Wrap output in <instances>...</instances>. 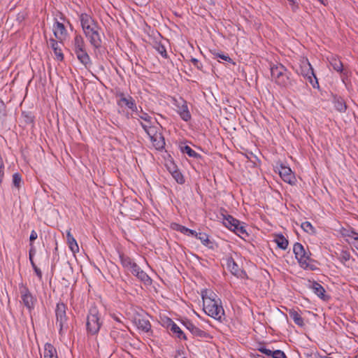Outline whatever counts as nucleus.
<instances>
[{"label": "nucleus", "mask_w": 358, "mask_h": 358, "mask_svg": "<svg viewBox=\"0 0 358 358\" xmlns=\"http://www.w3.org/2000/svg\"><path fill=\"white\" fill-rule=\"evenodd\" d=\"M132 117L142 120L140 124L148 134L152 146L156 150H162L165 146V140L162 134V127L152 125V117L141 108L140 110L136 108L133 111Z\"/></svg>", "instance_id": "1"}, {"label": "nucleus", "mask_w": 358, "mask_h": 358, "mask_svg": "<svg viewBox=\"0 0 358 358\" xmlns=\"http://www.w3.org/2000/svg\"><path fill=\"white\" fill-rule=\"evenodd\" d=\"M216 294L210 293V296L202 294L203 310L210 317L221 321L224 315V310L220 299H215Z\"/></svg>", "instance_id": "2"}, {"label": "nucleus", "mask_w": 358, "mask_h": 358, "mask_svg": "<svg viewBox=\"0 0 358 358\" xmlns=\"http://www.w3.org/2000/svg\"><path fill=\"white\" fill-rule=\"evenodd\" d=\"M271 79L278 85L287 87L292 85L290 72L281 64H273L270 66Z\"/></svg>", "instance_id": "3"}, {"label": "nucleus", "mask_w": 358, "mask_h": 358, "mask_svg": "<svg viewBox=\"0 0 358 358\" xmlns=\"http://www.w3.org/2000/svg\"><path fill=\"white\" fill-rule=\"evenodd\" d=\"M72 48L78 61L86 68L92 65V60L86 50V44L80 34L75 36L72 41Z\"/></svg>", "instance_id": "4"}, {"label": "nucleus", "mask_w": 358, "mask_h": 358, "mask_svg": "<svg viewBox=\"0 0 358 358\" xmlns=\"http://www.w3.org/2000/svg\"><path fill=\"white\" fill-rule=\"evenodd\" d=\"M296 72L307 78L313 88H317L319 87L317 79L307 58L302 57L300 59L299 67L296 69Z\"/></svg>", "instance_id": "5"}, {"label": "nucleus", "mask_w": 358, "mask_h": 358, "mask_svg": "<svg viewBox=\"0 0 358 358\" xmlns=\"http://www.w3.org/2000/svg\"><path fill=\"white\" fill-rule=\"evenodd\" d=\"M223 216V224L227 228L234 232L242 238H245L249 236L244 223H241L239 220L234 218L231 215H228Z\"/></svg>", "instance_id": "6"}, {"label": "nucleus", "mask_w": 358, "mask_h": 358, "mask_svg": "<svg viewBox=\"0 0 358 358\" xmlns=\"http://www.w3.org/2000/svg\"><path fill=\"white\" fill-rule=\"evenodd\" d=\"M56 324L59 325V334L66 332L69 328L68 317L66 316V306L63 303H58L55 309Z\"/></svg>", "instance_id": "7"}, {"label": "nucleus", "mask_w": 358, "mask_h": 358, "mask_svg": "<svg viewBox=\"0 0 358 358\" xmlns=\"http://www.w3.org/2000/svg\"><path fill=\"white\" fill-rule=\"evenodd\" d=\"M92 29H88L84 34L94 50L99 49L102 45V35L101 28L99 25H96Z\"/></svg>", "instance_id": "8"}, {"label": "nucleus", "mask_w": 358, "mask_h": 358, "mask_svg": "<svg viewBox=\"0 0 358 358\" xmlns=\"http://www.w3.org/2000/svg\"><path fill=\"white\" fill-rule=\"evenodd\" d=\"M101 326L99 312L96 308H91L87 318V329L94 335L99 332Z\"/></svg>", "instance_id": "9"}, {"label": "nucleus", "mask_w": 358, "mask_h": 358, "mask_svg": "<svg viewBox=\"0 0 358 358\" xmlns=\"http://www.w3.org/2000/svg\"><path fill=\"white\" fill-rule=\"evenodd\" d=\"M19 289L22 302L24 306L31 311L34 308L36 298L31 293L28 287L22 283L20 285Z\"/></svg>", "instance_id": "10"}, {"label": "nucleus", "mask_w": 358, "mask_h": 358, "mask_svg": "<svg viewBox=\"0 0 358 358\" xmlns=\"http://www.w3.org/2000/svg\"><path fill=\"white\" fill-rule=\"evenodd\" d=\"M293 251L300 266L303 268H307L309 266V261L310 259L303 246L299 243H296L294 245Z\"/></svg>", "instance_id": "11"}, {"label": "nucleus", "mask_w": 358, "mask_h": 358, "mask_svg": "<svg viewBox=\"0 0 358 358\" xmlns=\"http://www.w3.org/2000/svg\"><path fill=\"white\" fill-rule=\"evenodd\" d=\"M38 238V234L35 230H32L31 231V234L29 236V245H30V250L29 252V261L31 262V264L36 274V275L38 277L39 279L42 278V272L40 268H38L36 264H34V259L33 257L36 254V249L34 246L33 242Z\"/></svg>", "instance_id": "12"}, {"label": "nucleus", "mask_w": 358, "mask_h": 358, "mask_svg": "<svg viewBox=\"0 0 358 358\" xmlns=\"http://www.w3.org/2000/svg\"><path fill=\"white\" fill-rule=\"evenodd\" d=\"M78 17L83 33L88 29H92V27L98 25L97 22L87 13H82L79 14Z\"/></svg>", "instance_id": "13"}, {"label": "nucleus", "mask_w": 358, "mask_h": 358, "mask_svg": "<svg viewBox=\"0 0 358 358\" xmlns=\"http://www.w3.org/2000/svg\"><path fill=\"white\" fill-rule=\"evenodd\" d=\"M52 31L55 38L59 42H62L66 38L68 35L67 30L62 22L56 20L53 24Z\"/></svg>", "instance_id": "14"}, {"label": "nucleus", "mask_w": 358, "mask_h": 358, "mask_svg": "<svg viewBox=\"0 0 358 358\" xmlns=\"http://www.w3.org/2000/svg\"><path fill=\"white\" fill-rule=\"evenodd\" d=\"M117 96L119 97V100L117 101L118 106L121 107L125 106L131 109L132 112L136 110V104L135 100L131 96L128 95L126 96L124 93L120 92L117 94Z\"/></svg>", "instance_id": "15"}, {"label": "nucleus", "mask_w": 358, "mask_h": 358, "mask_svg": "<svg viewBox=\"0 0 358 358\" xmlns=\"http://www.w3.org/2000/svg\"><path fill=\"white\" fill-rule=\"evenodd\" d=\"M177 112L179 114L181 119L185 122L189 121L191 119V114L188 109L187 102L181 99L177 105Z\"/></svg>", "instance_id": "16"}, {"label": "nucleus", "mask_w": 358, "mask_h": 358, "mask_svg": "<svg viewBox=\"0 0 358 358\" xmlns=\"http://www.w3.org/2000/svg\"><path fill=\"white\" fill-rule=\"evenodd\" d=\"M48 45L53 50L56 59L58 61H62L64 59V55L62 50V42L51 38L48 42Z\"/></svg>", "instance_id": "17"}, {"label": "nucleus", "mask_w": 358, "mask_h": 358, "mask_svg": "<svg viewBox=\"0 0 358 358\" xmlns=\"http://www.w3.org/2000/svg\"><path fill=\"white\" fill-rule=\"evenodd\" d=\"M279 174L281 178L286 182L291 184L294 179V176L291 170V169L288 166L280 164L279 168Z\"/></svg>", "instance_id": "18"}, {"label": "nucleus", "mask_w": 358, "mask_h": 358, "mask_svg": "<svg viewBox=\"0 0 358 358\" xmlns=\"http://www.w3.org/2000/svg\"><path fill=\"white\" fill-rule=\"evenodd\" d=\"M327 59L330 64V65L333 67V69L338 72L342 73L343 71V64L342 62L341 61L340 58L335 55H331L327 57Z\"/></svg>", "instance_id": "19"}, {"label": "nucleus", "mask_w": 358, "mask_h": 358, "mask_svg": "<svg viewBox=\"0 0 358 358\" xmlns=\"http://www.w3.org/2000/svg\"><path fill=\"white\" fill-rule=\"evenodd\" d=\"M66 241L69 249L73 254L79 252L78 245L76 240L71 234V229L66 231Z\"/></svg>", "instance_id": "20"}, {"label": "nucleus", "mask_w": 358, "mask_h": 358, "mask_svg": "<svg viewBox=\"0 0 358 358\" xmlns=\"http://www.w3.org/2000/svg\"><path fill=\"white\" fill-rule=\"evenodd\" d=\"M182 324L193 335L199 337H203L205 335V332L196 327L191 321L186 320Z\"/></svg>", "instance_id": "21"}, {"label": "nucleus", "mask_w": 358, "mask_h": 358, "mask_svg": "<svg viewBox=\"0 0 358 358\" xmlns=\"http://www.w3.org/2000/svg\"><path fill=\"white\" fill-rule=\"evenodd\" d=\"M168 327L173 332V334L176 335L178 338L183 340L187 339L185 334L183 333L181 329L171 320H169Z\"/></svg>", "instance_id": "22"}, {"label": "nucleus", "mask_w": 358, "mask_h": 358, "mask_svg": "<svg viewBox=\"0 0 358 358\" xmlns=\"http://www.w3.org/2000/svg\"><path fill=\"white\" fill-rule=\"evenodd\" d=\"M134 275L138 278L140 280L144 282L145 283L150 282L151 279L148 275V274L143 271L138 266H137L133 271L131 272Z\"/></svg>", "instance_id": "23"}, {"label": "nucleus", "mask_w": 358, "mask_h": 358, "mask_svg": "<svg viewBox=\"0 0 358 358\" xmlns=\"http://www.w3.org/2000/svg\"><path fill=\"white\" fill-rule=\"evenodd\" d=\"M227 268L231 271V273L237 276H241L243 271L240 269L238 264L234 261L232 259H229L227 260Z\"/></svg>", "instance_id": "24"}, {"label": "nucleus", "mask_w": 358, "mask_h": 358, "mask_svg": "<svg viewBox=\"0 0 358 358\" xmlns=\"http://www.w3.org/2000/svg\"><path fill=\"white\" fill-rule=\"evenodd\" d=\"M43 358H57L56 349L50 343H46L44 348Z\"/></svg>", "instance_id": "25"}, {"label": "nucleus", "mask_w": 358, "mask_h": 358, "mask_svg": "<svg viewBox=\"0 0 358 358\" xmlns=\"http://www.w3.org/2000/svg\"><path fill=\"white\" fill-rule=\"evenodd\" d=\"M313 292L320 299H324L325 295V289L324 287L318 282H313L310 286Z\"/></svg>", "instance_id": "26"}, {"label": "nucleus", "mask_w": 358, "mask_h": 358, "mask_svg": "<svg viewBox=\"0 0 358 358\" xmlns=\"http://www.w3.org/2000/svg\"><path fill=\"white\" fill-rule=\"evenodd\" d=\"M289 317L294 320V323L299 326L303 327L304 325V322L301 315L294 309H290L289 310Z\"/></svg>", "instance_id": "27"}, {"label": "nucleus", "mask_w": 358, "mask_h": 358, "mask_svg": "<svg viewBox=\"0 0 358 358\" xmlns=\"http://www.w3.org/2000/svg\"><path fill=\"white\" fill-rule=\"evenodd\" d=\"M275 242L282 250L287 249L288 246V241L282 235H278L275 237Z\"/></svg>", "instance_id": "28"}, {"label": "nucleus", "mask_w": 358, "mask_h": 358, "mask_svg": "<svg viewBox=\"0 0 358 358\" xmlns=\"http://www.w3.org/2000/svg\"><path fill=\"white\" fill-rule=\"evenodd\" d=\"M138 328L148 332L150 329L151 325L148 320L145 319H138L136 322Z\"/></svg>", "instance_id": "29"}, {"label": "nucleus", "mask_w": 358, "mask_h": 358, "mask_svg": "<svg viewBox=\"0 0 358 358\" xmlns=\"http://www.w3.org/2000/svg\"><path fill=\"white\" fill-rule=\"evenodd\" d=\"M176 230L181 232L183 234H185L187 236H194L196 234V231H194L192 229H188L185 226L176 224V228H174Z\"/></svg>", "instance_id": "30"}, {"label": "nucleus", "mask_w": 358, "mask_h": 358, "mask_svg": "<svg viewBox=\"0 0 358 358\" xmlns=\"http://www.w3.org/2000/svg\"><path fill=\"white\" fill-rule=\"evenodd\" d=\"M120 258L122 266L127 270L131 267L134 262L129 257L124 255H120Z\"/></svg>", "instance_id": "31"}, {"label": "nucleus", "mask_w": 358, "mask_h": 358, "mask_svg": "<svg viewBox=\"0 0 358 358\" xmlns=\"http://www.w3.org/2000/svg\"><path fill=\"white\" fill-rule=\"evenodd\" d=\"M195 237L201 241V242L206 246H208L210 243L208 238V236L205 233H197Z\"/></svg>", "instance_id": "32"}, {"label": "nucleus", "mask_w": 358, "mask_h": 358, "mask_svg": "<svg viewBox=\"0 0 358 358\" xmlns=\"http://www.w3.org/2000/svg\"><path fill=\"white\" fill-rule=\"evenodd\" d=\"M182 152L187 154L189 157H197L199 155L194 150H192L189 145H185L182 148Z\"/></svg>", "instance_id": "33"}, {"label": "nucleus", "mask_w": 358, "mask_h": 358, "mask_svg": "<svg viewBox=\"0 0 358 358\" xmlns=\"http://www.w3.org/2000/svg\"><path fill=\"white\" fill-rule=\"evenodd\" d=\"M301 228L307 233L314 234L315 228L313 227L310 222L306 221L302 222Z\"/></svg>", "instance_id": "34"}, {"label": "nucleus", "mask_w": 358, "mask_h": 358, "mask_svg": "<svg viewBox=\"0 0 358 358\" xmlns=\"http://www.w3.org/2000/svg\"><path fill=\"white\" fill-rule=\"evenodd\" d=\"M22 177L18 173H15L13 176V185L17 189L21 187Z\"/></svg>", "instance_id": "35"}, {"label": "nucleus", "mask_w": 358, "mask_h": 358, "mask_svg": "<svg viewBox=\"0 0 358 358\" xmlns=\"http://www.w3.org/2000/svg\"><path fill=\"white\" fill-rule=\"evenodd\" d=\"M171 176L178 184H183L185 182L184 177L179 170L173 171Z\"/></svg>", "instance_id": "36"}, {"label": "nucleus", "mask_w": 358, "mask_h": 358, "mask_svg": "<svg viewBox=\"0 0 358 358\" xmlns=\"http://www.w3.org/2000/svg\"><path fill=\"white\" fill-rule=\"evenodd\" d=\"M350 255L347 251H342L339 256V260L344 264L347 265V263L350 259Z\"/></svg>", "instance_id": "37"}, {"label": "nucleus", "mask_w": 358, "mask_h": 358, "mask_svg": "<svg viewBox=\"0 0 358 358\" xmlns=\"http://www.w3.org/2000/svg\"><path fill=\"white\" fill-rule=\"evenodd\" d=\"M119 329H113L110 332V336L115 341H117L120 338L123 337V334L118 331Z\"/></svg>", "instance_id": "38"}, {"label": "nucleus", "mask_w": 358, "mask_h": 358, "mask_svg": "<svg viewBox=\"0 0 358 358\" xmlns=\"http://www.w3.org/2000/svg\"><path fill=\"white\" fill-rule=\"evenodd\" d=\"M335 108L340 112H344L346 109V106L343 100H337L335 102Z\"/></svg>", "instance_id": "39"}, {"label": "nucleus", "mask_w": 358, "mask_h": 358, "mask_svg": "<svg viewBox=\"0 0 358 358\" xmlns=\"http://www.w3.org/2000/svg\"><path fill=\"white\" fill-rule=\"evenodd\" d=\"M6 115V106L2 99H0V119L4 118Z\"/></svg>", "instance_id": "40"}, {"label": "nucleus", "mask_w": 358, "mask_h": 358, "mask_svg": "<svg viewBox=\"0 0 358 358\" xmlns=\"http://www.w3.org/2000/svg\"><path fill=\"white\" fill-rule=\"evenodd\" d=\"M157 51L162 55V57L166 58L167 57V52L166 50V48L162 45H157L156 46Z\"/></svg>", "instance_id": "41"}, {"label": "nucleus", "mask_w": 358, "mask_h": 358, "mask_svg": "<svg viewBox=\"0 0 358 358\" xmlns=\"http://www.w3.org/2000/svg\"><path fill=\"white\" fill-rule=\"evenodd\" d=\"M259 351L267 356H271L272 357L274 355V351H272V350L267 349L264 347H262V348H259Z\"/></svg>", "instance_id": "42"}, {"label": "nucleus", "mask_w": 358, "mask_h": 358, "mask_svg": "<svg viewBox=\"0 0 358 358\" xmlns=\"http://www.w3.org/2000/svg\"><path fill=\"white\" fill-rule=\"evenodd\" d=\"M273 358H287L285 352L280 350H274Z\"/></svg>", "instance_id": "43"}, {"label": "nucleus", "mask_w": 358, "mask_h": 358, "mask_svg": "<svg viewBox=\"0 0 358 358\" xmlns=\"http://www.w3.org/2000/svg\"><path fill=\"white\" fill-rule=\"evenodd\" d=\"M215 57L216 58H220L224 61H227V62H231V59L227 55H224V54H222V53H219V52H215L214 54Z\"/></svg>", "instance_id": "44"}, {"label": "nucleus", "mask_w": 358, "mask_h": 358, "mask_svg": "<svg viewBox=\"0 0 358 358\" xmlns=\"http://www.w3.org/2000/svg\"><path fill=\"white\" fill-rule=\"evenodd\" d=\"M191 62L192 63V64L196 67L198 69H201V62L196 58H192L191 59Z\"/></svg>", "instance_id": "45"}, {"label": "nucleus", "mask_w": 358, "mask_h": 358, "mask_svg": "<svg viewBox=\"0 0 358 358\" xmlns=\"http://www.w3.org/2000/svg\"><path fill=\"white\" fill-rule=\"evenodd\" d=\"M167 169L169 171V173L172 175V173H173V171H178V169H177L176 166L173 164V163H171L170 165H168L167 166Z\"/></svg>", "instance_id": "46"}, {"label": "nucleus", "mask_w": 358, "mask_h": 358, "mask_svg": "<svg viewBox=\"0 0 358 358\" xmlns=\"http://www.w3.org/2000/svg\"><path fill=\"white\" fill-rule=\"evenodd\" d=\"M113 318L118 323L117 327H115V329H121V326H123L121 319L115 315H113Z\"/></svg>", "instance_id": "47"}, {"label": "nucleus", "mask_w": 358, "mask_h": 358, "mask_svg": "<svg viewBox=\"0 0 358 358\" xmlns=\"http://www.w3.org/2000/svg\"><path fill=\"white\" fill-rule=\"evenodd\" d=\"M352 237H354L355 239L357 241V243L355 244V248L357 249H358V234L355 233V232H352Z\"/></svg>", "instance_id": "48"}, {"label": "nucleus", "mask_w": 358, "mask_h": 358, "mask_svg": "<svg viewBox=\"0 0 358 358\" xmlns=\"http://www.w3.org/2000/svg\"><path fill=\"white\" fill-rule=\"evenodd\" d=\"M138 265L136 264V262H134L132 264V266L131 267H129L127 271H129V272H131L133 271V269H134Z\"/></svg>", "instance_id": "49"}, {"label": "nucleus", "mask_w": 358, "mask_h": 358, "mask_svg": "<svg viewBox=\"0 0 358 358\" xmlns=\"http://www.w3.org/2000/svg\"><path fill=\"white\" fill-rule=\"evenodd\" d=\"M138 265L136 264V262H134L132 264V266L131 267H129L127 271H129V272H131L133 271V269H134Z\"/></svg>", "instance_id": "50"}, {"label": "nucleus", "mask_w": 358, "mask_h": 358, "mask_svg": "<svg viewBox=\"0 0 358 358\" xmlns=\"http://www.w3.org/2000/svg\"><path fill=\"white\" fill-rule=\"evenodd\" d=\"M319 1L321 4L324 5V6H327L329 3L328 0H317Z\"/></svg>", "instance_id": "51"}, {"label": "nucleus", "mask_w": 358, "mask_h": 358, "mask_svg": "<svg viewBox=\"0 0 358 358\" xmlns=\"http://www.w3.org/2000/svg\"><path fill=\"white\" fill-rule=\"evenodd\" d=\"M318 358H332V357H329V356H319Z\"/></svg>", "instance_id": "52"}, {"label": "nucleus", "mask_w": 358, "mask_h": 358, "mask_svg": "<svg viewBox=\"0 0 358 358\" xmlns=\"http://www.w3.org/2000/svg\"><path fill=\"white\" fill-rule=\"evenodd\" d=\"M288 1H290L292 3H295V0H288Z\"/></svg>", "instance_id": "53"}, {"label": "nucleus", "mask_w": 358, "mask_h": 358, "mask_svg": "<svg viewBox=\"0 0 358 358\" xmlns=\"http://www.w3.org/2000/svg\"><path fill=\"white\" fill-rule=\"evenodd\" d=\"M182 358H186V357H182Z\"/></svg>", "instance_id": "54"}]
</instances>
